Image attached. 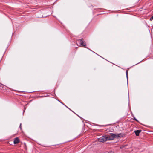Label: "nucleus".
I'll list each match as a JSON object with an SVG mask.
<instances>
[{
	"instance_id": "f257e3e1",
	"label": "nucleus",
	"mask_w": 153,
	"mask_h": 153,
	"mask_svg": "<svg viewBox=\"0 0 153 153\" xmlns=\"http://www.w3.org/2000/svg\"><path fill=\"white\" fill-rule=\"evenodd\" d=\"M121 134L111 133L109 135L103 136L98 138V141L100 142H104L107 140H112L115 138L121 137Z\"/></svg>"
},
{
	"instance_id": "f03ea898",
	"label": "nucleus",
	"mask_w": 153,
	"mask_h": 153,
	"mask_svg": "<svg viewBox=\"0 0 153 153\" xmlns=\"http://www.w3.org/2000/svg\"><path fill=\"white\" fill-rule=\"evenodd\" d=\"M76 43L79 44L82 47H85L86 46V44L84 42V41L82 39L77 40Z\"/></svg>"
},
{
	"instance_id": "7ed1b4c3",
	"label": "nucleus",
	"mask_w": 153,
	"mask_h": 153,
	"mask_svg": "<svg viewBox=\"0 0 153 153\" xmlns=\"http://www.w3.org/2000/svg\"><path fill=\"white\" fill-rule=\"evenodd\" d=\"M19 139L18 137L15 138L14 140V143L15 144L18 143L19 142Z\"/></svg>"
},
{
	"instance_id": "20e7f679",
	"label": "nucleus",
	"mask_w": 153,
	"mask_h": 153,
	"mask_svg": "<svg viewBox=\"0 0 153 153\" xmlns=\"http://www.w3.org/2000/svg\"><path fill=\"white\" fill-rule=\"evenodd\" d=\"M141 130H140L135 131H134V132L136 136H139V135L140 133V132H141Z\"/></svg>"
},
{
	"instance_id": "39448f33",
	"label": "nucleus",
	"mask_w": 153,
	"mask_h": 153,
	"mask_svg": "<svg viewBox=\"0 0 153 153\" xmlns=\"http://www.w3.org/2000/svg\"><path fill=\"white\" fill-rule=\"evenodd\" d=\"M153 19V16H152L150 19V21H152Z\"/></svg>"
},
{
	"instance_id": "423d86ee",
	"label": "nucleus",
	"mask_w": 153,
	"mask_h": 153,
	"mask_svg": "<svg viewBox=\"0 0 153 153\" xmlns=\"http://www.w3.org/2000/svg\"><path fill=\"white\" fill-rule=\"evenodd\" d=\"M126 75L127 77H128V71H126Z\"/></svg>"
},
{
	"instance_id": "0eeeda50",
	"label": "nucleus",
	"mask_w": 153,
	"mask_h": 153,
	"mask_svg": "<svg viewBox=\"0 0 153 153\" xmlns=\"http://www.w3.org/2000/svg\"><path fill=\"white\" fill-rule=\"evenodd\" d=\"M21 124H20V126H19V127L20 128H21Z\"/></svg>"
},
{
	"instance_id": "6e6552de",
	"label": "nucleus",
	"mask_w": 153,
	"mask_h": 153,
	"mask_svg": "<svg viewBox=\"0 0 153 153\" xmlns=\"http://www.w3.org/2000/svg\"><path fill=\"white\" fill-rule=\"evenodd\" d=\"M134 120L136 121H137V120L135 118H134Z\"/></svg>"
}]
</instances>
